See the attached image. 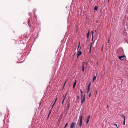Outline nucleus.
Segmentation results:
<instances>
[{"mask_svg": "<svg viewBox=\"0 0 128 128\" xmlns=\"http://www.w3.org/2000/svg\"><path fill=\"white\" fill-rule=\"evenodd\" d=\"M90 30H89V32H88V33L87 34V38H89V36L90 34Z\"/></svg>", "mask_w": 128, "mask_h": 128, "instance_id": "nucleus-9", "label": "nucleus"}, {"mask_svg": "<svg viewBox=\"0 0 128 128\" xmlns=\"http://www.w3.org/2000/svg\"><path fill=\"white\" fill-rule=\"evenodd\" d=\"M91 84V83H90L89 84V85H88V87H90Z\"/></svg>", "mask_w": 128, "mask_h": 128, "instance_id": "nucleus-21", "label": "nucleus"}, {"mask_svg": "<svg viewBox=\"0 0 128 128\" xmlns=\"http://www.w3.org/2000/svg\"><path fill=\"white\" fill-rule=\"evenodd\" d=\"M91 32H92V36H93V34H94V32L93 31H92Z\"/></svg>", "mask_w": 128, "mask_h": 128, "instance_id": "nucleus-23", "label": "nucleus"}, {"mask_svg": "<svg viewBox=\"0 0 128 128\" xmlns=\"http://www.w3.org/2000/svg\"><path fill=\"white\" fill-rule=\"evenodd\" d=\"M76 125V123L74 122H72L71 124L70 128H74Z\"/></svg>", "mask_w": 128, "mask_h": 128, "instance_id": "nucleus-3", "label": "nucleus"}, {"mask_svg": "<svg viewBox=\"0 0 128 128\" xmlns=\"http://www.w3.org/2000/svg\"><path fill=\"white\" fill-rule=\"evenodd\" d=\"M110 38H108V43H110Z\"/></svg>", "mask_w": 128, "mask_h": 128, "instance_id": "nucleus-26", "label": "nucleus"}, {"mask_svg": "<svg viewBox=\"0 0 128 128\" xmlns=\"http://www.w3.org/2000/svg\"><path fill=\"white\" fill-rule=\"evenodd\" d=\"M124 58L125 56H120L118 57L119 59L121 60H123L124 59Z\"/></svg>", "mask_w": 128, "mask_h": 128, "instance_id": "nucleus-4", "label": "nucleus"}, {"mask_svg": "<svg viewBox=\"0 0 128 128\" xmlns=\"http://www.w3.org/2000/svg\"><path fill=\"white\" fill-rule=\"evenodd\" d=\"M89 91H88H88L87 92V94H88L89 92Z\"/></svg>", "mask_w": 128, "mask_h": 128, "instance_id": "nucleus-30", "label": "nucleus"}, {"mask_svg": "<svg viewBox=\"0 0 128 128\" xmlns=\"http://www.w3.org/2000/svg\"><path fill=\"white\" fill-rule=\"evenodd\" d=\"M76 80L75 81V82L74 83V85L73 86V88H74L75 87V86H76Z\"/></svg>", "mask_w": 128, "mask_h": 128, "instance_id": "nucleus-11", "label": "nucleus"}, {"mask_svg": "<svg viewBox=\"0 0 128 128\" xmlns=\"http://www.w3.org/2000/svg\"><path fill=\"white\" fill-rule=\"evenodd\" d=\"M57 98H56V100H55V101L54 102V104H53V105L52 106V109H51V110L52 109V108H53V107H54V105L56 103V101H57Z\"/></svg>", "mask_w": 128, "mask_h": 128, "instance_id": "nucleus-10", "label": "nucleus"}, {"mask_svg": "<svg viewBox=\"0 0 128 128\" xmlns=\"http://www.w3.org/2000/svg\"><path fill=\"white\" fill-rule=\"evenodd\" d=\"M83 117L82 116H80V122L79 124L80 127H81L82 125V119Z\"/></svg>", "mask_w": 128, "mask_h": 128, "instance_id": "nucleus-1", "label": "nucleus"}, {"mask_svg": "<svg viewBox=\"0 0 128 128\" xmlns=\"http://www.w3.org/2000/svg\"><path fill=\"white\" fill-rule=\"evenodd\" d=\"M51 112H52V110H50V112L49 114H48V118L49 117V116H50V114H51Z\"/></svg>", "mask_w": 128, "mask_h": 128, "instance_id": "nucleus-15", "label": "nucleus"}, {"mask_svg": "<svg viewBox=\"0 0 128 128\" xmlns=\"http://www.w3.org/2000/svg\"><path fill=\"white\" fill-rule=\"evenodd\" d=\"M85 67L86 66H85L84 65V64H83V65L82 66V71L83 72L84 71Z\"/></svg>", "mask_w": 128, "mask_h": 128, "instance_id": "nucleus-8", "label": "nucleus"}, {"mask_svg": "<svg viewBox=\"0 0 128 128\" xmlns=\"http://www.w3.org/2000/svg\"><path fill=\"white\" fill-rule=\"evenodd\" d=\"M94 9L95 10L97 11L98 10V7L96 6H95L94 7Z\"/></svg>", "mask_w": 128, "mask_h": 128, "instance_id": "nucleus-16", "label": "nucleus"}, {"mask_svg": "<svg viewBox=\"0 0 128 128\" xmlns=\"http://www.w3.org/2000/svg\"><path fill=\"white\" fill-rule=\"evenodd\" d=\"M91 93H90V94H89L88 96L90 98L91 96Z\"/></svg>", "mask_w": 128, "mask_h": 128, "instance_id": "nucleus-24", "label": "nucleus"}, {"mask_svg": "<svg viewBox=\"0 0 128 128\" xmlns=\"http://www.w3.org/2000/svg\"><path fill=\"white\" fill-rule=\"evenodd\" d=\"M98 62H97V66H98Z\"/></svg>", "mask_w": 128, "mask_h": 128, "instance_id": "nucleus-35", "label": "nucleus"}, {"mask_svg": "<svg viewBox=\"0 0 128 128\" xmlns=\"http://www.w3.org/2000/svg\"><path fill=\"white\" fill-rule=\"evenodd\" d=\"M70 102H68V104H67V105H68L67 108H69V106H70Z\"/></svg>", "mask_w": 128, "mask_h": 128, "instance_id": "nucleus-17", "label": "nucleus"}, {"mask_svg": "<svg viewBox=\"0 0 128 128\" xmlns=\"http://www.w3.org/2000/svg\"><path fill=\"white\" fill-rule=\"evenodd\" d=\"M96 76H94L93 78V82H94V81L95 80H96Z\"/></svg>", "mask_w": 128, "mask_h": 128, "instance_id": "nucleus-18", "label": "nucleus"}, {"mask_svg": "<svg viewBox=\"0 0 128 128\" xmlns=\"http://www.w3.org/2000/svg\"><path fill=\"white\" fill-rule=\"evenodd\" d=\"M103 48V47H102V48Z\"/></svg>", "mask_w": 128, "mask_h": 128, "instance_id": "nucleus-36", "label": "nucleus"}, {"mask_svg": "<svg viewBox=\"0 0 128 128\" xmlns=\"http://www.w3.org/2000/svg\"><path fill=\"white\" fill-rule=\"evenodd\" d=\"M114 125H115V126H116L117 128H118V126H117V124H114Z\"/></svg>", "mask_w": 128, "mask_h": 128, "instance_id": "nucleus-27", "label": "nucleus"}, {"mask_svg": "<svg viewBox=\"0 0 128 128\" xmlns=\"http://www.w3.org/2000/svg\"><path fill=\"white\" fill-rule=\"evenodd\" d=\"M120 116L122 117L123 118H124V120H125L126 117L123 114H122Z\"/></svg>", "mask_w": 128, "mask_h": 128, "instance_id": "nucleus-13", "label": "nucleus"}, {"mask_svg": "<svg viewBox=\"0 0 128 128\" xmlns=\"http://www.w3.org/2000/svg\"><path fill=\"white\" fill-rule=\"evenodd\" d=\"M96 93H97V91H96Z\"/></svg>", "mask_w": 128, "mask_h": 128, "instance_id": "nucleus-37", "label": "nucleus"}, {"mask_svg": "<svg viewBox=\"0 0 128 128\" xmlns=\"http://www.w3.org/2000/svg\"><path fill=\"white\" fill-rule=\"evenodd\" d=\"M64 128H65V127H64Z\"/></svg>", "mask_w": 128, "mask_h": 128, "instance_id": "nucleus-38", "label": "nucleus"}, {"mask_svg": "<svg viewBox=\"0 0 128 128\" xmlns=\"http://www.w3.org/2000/svg\"><path fill=\"white\" fill-rule=\"evenodd\" d=\"M80 42L79 43V46H78V48L79 47V46H80Z\"/></svg>", "mask_w": 128, "mask_h": 128, "instance_id": "nucleus-29", "label": "nucleus"}, {"mask_svg": "<svg viewBox=\"0 0 128 128\" xmlns=\"http://www.w3.org/2000/svg\"><path fill=\"white\" fill-rule=\"evenodd\" d=\"M81 103L82 104H83L85 100V95L83 97L81 98Z\"/></svg>", "mask_w": 128, "mask_h": 128, "instance_id": "nucleus-2", "label": "nucleus"}, {"mask_svg": "<svg viewBox=\"0 0 128 128\" xmlns=\"http://www.w3.org/2000/svg\"><path fill=\"white\" fill-rule=\"evenodd\" d=\"M82 54V52L80 50L78 52V53L77 57L78 58L79 56L81 55Z\"/></svg>", "mask_w": 128, "mask_h": 128, "instance_id": "nucleus-5", "label": "nucleus"}, {"mask_svg": "<svg viewBox=\"0 0 128 128\" xmlns=\"http://www.w3.org/2000/svg\"><path fill=\"white\" fill-rule=\"evenodd\" d=\"M91 46H91H91H90V51H91Z\"/></svg>", "mask_w": 128, "mask_h": 128, "instance_id": "nucleus-31", "label": "nucleus"}, {"mask_svg": "<svg viewBox=\"0 0 128 128\" xmlns=\"http://www.w3.org/2000/svg\"><path fill=\"white\" fill-rule=\"evenodd\" d=\"M90 87H88V88H87L88 90V91H90Z\"/></svg>", "mask_w": 128, "mask_h": 128, "instance_id": "nucleus-20", "label": "nucleus"}, {"mask_svg": "<svg viewBox=\"0 0 128 128\" xmlns=\"http://www.w3.org/2000/svg\"><path fill=\"white\" fill-rule=\"evenodd\" d=\"M51 112H52V110H50V112L49 114H48V118L49 117V116H50V114H51Z\"/></svg>", "mask_w": 128, "mask_h": 128, "instance_id": "nucleus-14", "label": "nucleus"}, {"mask_svg": "<svg viewBox=\"0 0 128 128\" xmlns=\"http://www.w3.org/2000/svg\"><path fill=\"white\" fill-rule=\"evenodd\" d=\"M93 36H92V40H93Z\"/></svg>", "mask_w": 128, "mask_h": 128, "instance_id": "nucleus-32", "label": "nucleus"}, {"mask_svg": "<svg viewBox=\"0 0 128 128\" xmlns=\"http://www.w3.org/2000/svg\"><path fill=\"white\" fill-rule=\"evenodd\" d=\"M64 97H65V96H64H64H62V98H64Z\"/></svg>", "mask_w": 128, "mask_h": 128, "instance_id": "nucleus-33", "label": "nucleus"}, {"mask_svg": "<svg viewBox=\"0 0 128 128\" xmlns=\"http://www.w3.org/2000/svg\"><path fill=\"white\" fill-rule=\"evenodd\" d=\"M66 94L65 96V97H64V98H63V100H62V105H64V100H65L66 99Z\"/></svg>", "mask_w": 128, "mask_h": 128, "instance_id": "nucleus-6", "label": "nucleus"}, {"mask_svg": "<svg viewBox=\"0 0 128 128\" xmlns=\"http://www.w3.org/2000/svg\"><path fill=\"white\" fill-rule=\"evenodd\" d=\"M66 82H67V81L66 82H65V83H64V85H65V84H66Z\"/></svg>", "mask_w": 128, "mask_h": 128, "instance_id": "nucleus-34", "label": "nucleus"}, {"mask_svg": "<svg viewBox=\"0 0 128 128\" xmlns=\"http://www.w3.org/2000/svg\"><path fill=\"white\" fill-rule=\"evenodd\" d=\"M88 62H87V61L86 62H84L83 63V64H84V65L85 66H86L88 64Z\"/></svg>", "mask_w": 128, "mask_h": 128, "instance_id": "nucleus-12", "label": "nucleus"}, {"mask_svg": "<svg viewBox=\"0 0 128 128\" xmlns=\"http://www.w3.org/2000/svg\"><path fill=\"white\" fill-rule=\"evenodd\" d=\"M81 94V98L83 97L82 94Z\"/></svg>", "mask_w": 128, "mask_h": 128, "instance_id": "nucleus-22", "label": "nucleus"}, {"mask_svg": "<svg viewBox=\"0 0 128 128\" xmlns=\"http://www.w3.org/2000/svg\"><path fill=\"white\" fill-rule=\"evenodd\" d=\"M125 125V120H124V121L123 122V125Z\"/></svg>", "mask_w": 128, "mask_h": 128, "instance_id": "nucleus-19", "label": "nucleus"}, {"mask_svg": "<svg viewBox=\"0 0 128 128\" xmlns=\"http://www.w3.org/2000/svg\"><path fill=\"white\" fill-rule=\"evenodd\" d=\"M80 92H81V94H82L83 93L82 91L81 90H80Z\"/></svg>", "mask_w": 128, "mask_h": 128, "instance_id": "nucleus-28", "label": "nucleus"}, {"mask_svg": "<svg viewBox=\"0 0 128 128\" xmlns=\"http://www.w3.org/2000/svg\"><path fill=\"white\" fill-rule=\"evenodd\" d=\"M90 116H88V118H87V120L86 122V124H88V122H89L90 118Z\"/></svg>", "mask_w": 128, "mask_h": 128, "instance_id": "nucleus-7", "label": "nucleus"}, {"mask_svg": "<svg viewBox=\"0 0 128 128\" xmlns=\"http://www.w3.org/2000/svg\"><path fill=\"white\" fill-rule=\"evenodd\" d=\"M68 125V123H67V124H66V125H65V127H65V128H66V127Z\"/></svg>", "mask_w": 128, "mask_h": 128, "instance_id": "nucleus-25", "label": "nucleus"}]
</instances>
